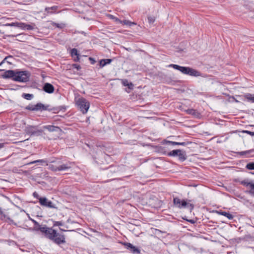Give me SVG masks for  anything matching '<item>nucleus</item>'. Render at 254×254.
<instances>
[{
    "label": "nucleus",
    "instance_id": "nucleus-42",
    "mask_svg": "<svg viewBox=\"0 0 254 254\" xmlns=\"http://www.w3.org/2000/svg\"><path fill=\"white\" fill-rule=\"evenodd\" d=\"M148 19L150 23L153 22L155 20L154 18L153 17H148Z\"/></svg>",
    "mask_w": 254,
    "mask_h": 254
},
{
    "label": "nucleus",
    "instance_id": "nucleus-33",
    "mask_svg": "<svg viewBox=\"0 0 254 254\" xmlns=\"http://www.w3.org/2000/svg\"><path fill=\"white\" fill-rule=\"evenodd\" d=\"M122 83L124 86H127V85H128V84L129 83V82L127 79H122Z\"/></svg>",
    "mask_w": 254,
    "mask_h": 254
},
{
    "label": "nucleus",
    "instance_id": "nucleus-53",
    "mask_svg": "<svg viewBox=\"0 0 254 254\" xmlns=\"http://www.w3.org/2000/svg\"><path fill=\"white\" fill-rule=\"evenodd\" d=\"M60 230L61 231H66V230H64V229H62V228H60Z\"/></svg>",
    "mask_w": 254,
    "mask_h": 254
},
{
    "label": "nucleus",
    "instance_id": "nucleus-36",
    "mask_svg": "<svg viewBox=\"0 0 254 254\" xmlns=\"http://www.w3.org/2000/svg\"><path fill=\"white\" fill-rule=\"evenodd\" d=\"M63 223L61 221H55L54 222V226H63Z\"/></svg>",
    "mask_w": 254,
    "mask_h": 254
},
{
    "label": "nucleus",
    "instance_id": "nucleus-12",
    "mask_svg": "<svg viewBox=\"0 0 254 254\" xmlns=\"http://www.w3.org/2000/svg\"><path fill=\"white\" fill-rule=\"evenodd\" d=\"M15 74V71L13 70H8L5 71L2 75V77L4 79L12 78L14 80V77Z\"/></svg>",
    "mask_w": 254,
    "mask_h": 254
},
{
    "label": "nucleus",
    "instance_id": "nucleus-27",
    "mask_svg": "<svg viewBox=\"0 0 254 254\" xmlns=\"http://www.w3.org/2000/svg\"><path fill=\"white\" fill-rule=\"evenodd\" d=\"M7 60H14L13 57L12 56H8L6 57L0 63V66L3 64L4 63L6 62Z\"/></svg>",
    "mask_w": 254,
    "mask_h": 254
},
{
    "label": "nucleus",
    "instance_id": "nucleus-15",
    "mask_svg": "<svg viewBox=\"0 0 254 254\" xmlns=\"http://www.w3.org/2000/svg\"><path fill=\"white\" fill-rule=\"evenodd\" d=\"M43 128L47 129L50 132L59 131L61 130L59 127L51 125L44 126H43Z\"/></svg>",
    "mask_w": 254,
    "mask_h": 254
},
{
    "label": "nucleus",
    "instance_id": "nucleus-25",
    "mask_svg": "<svg viewBox=\"0 0 254 254\" xmlns=\"http://www.w3.org/2000/svg\"><path fill=\"white\" fill-rule=\"evenodd\" d=\"M70 54L72 58H74V56H79L78 51L75 48H73L71 50Z\"/></svg>",
    "mask_w": 254,
    "mask_h": 254
},
{
    "label": "nucleus",
    "instance_id": "nucleus-5",
    "mask_svg": "<svg viewBox=\"0 0 254 254\" xmlns=\"http://www.w3.org/2000/svg\"><path fill=\"white\" fill-rule=\"evenodd\" d=\"M75 101L78 109L83 113L87 112L89 107V102L83 97L75 98Z\"/></svg>",
    "mask_w": 254,
    "mask_h": 254
},
{
    "label": "nucleus",
    "instance_id": "nucleus-18",
    "mask_svg": "<svg viewBox=\"0 0 254 254\" xmlns=\"http://www.w3.org/2000/svg\"><path fill=\"white\" fill-rule=\"evenodd\" d=\"M248 179H245L243 181H239V179H235V180L236 182H239L241 185L245 187L249 186L252 189V185H253V183L252 182H248Z\"/></svg>",
    "mask_w": 254,
    "mask_h": 254
},
{
    "label": "nucleus",
    "instance_id": "nucleus-40",
    "mask_svg": "<svg viewBox=\"0 0 254 254\" xmlns=\"http://www.w3.org/2000/svg\"><path fill=\"white\" fill-rule=\"evenodd\" d=\"M244 132L247 133V134L251 135V136H254V132L249 131V130H245L244 131Z\"/></svg>",
    "mask_w": 254,
    "mask_h": 254
},
{
    "label": "nucleus",
    "instance_id": "nucleus-39",
    "mask_svg": "<svg viewBox=\"0 0 254 254\" xmlns=\"http://www.w3.org/2000/svg\"><path fill=\"white\" fill-rule=\"evenodd\" d=\"M33 196L35 197V198H36L37 199H38L39 200V198H40L41 197L39 196V194H38L37 192H36V191L34 192L33 193Z\"/></svg>",
    "mask_w": 254,
    "mask_h": 254
},
{
    "label": "nucleus",
    "instance_id": "nucleus-31",
    "mask_svg": "<svg viewBox=\"0 0 254 254\" xmlns=\"http://www.w3.org/2000/svg\"><path fill=\"white\" fill-rule=\"evenodd\" d=\"M26 24L22 22H18L17 24V27L20 28L22 29H25V26Z\"/></svg>",
    "mask_w": 254,
    "mask_h": 254
},
{
    "label": "nucleus",
    "instance_id": "nucleus-45",
    "mask_svg": "<svg viewBox=\"0 0 254 254\" xmlns=\"http://www.w3.org/2000/svg\"><path fill=\"white\" fill-rule=\"evenodd\" d=\"M116 21L119 22L120 23H122V20H120L119 18L117 17H115L114 19Z\"/></svg>",
    "mask_w": 254,
    "mask_h": 254
},
{
    "label": "nucleus",
    "instance_id": "nucleus-26",
    "mask_svg": "<svg viewBox=\"0 0 254 254\" xmlns=\"http://www.w3.org/2000/svg\"><path fill=\"white\" fill-rule=\"evenodd\" d=\"M246 168L250 170H254V162H251L248 163L247 164Z\"/></svg>",
    "mask_w": 254,
    "mask_h": 254
},
{
    "label": "nucleus",
    "instance_id": "nucleus-51",
    "mask_svg": "<svg viewBox=\"0 0 254 254\" xmlns=\"http://www.w3.org/2000/svg\"><path fill=\"white\" fill-rule=\"evenodd\" d=\"M4 143H0V148H1L4 147Z\"/></svg>",
    "mask_w": 254,
    "mask_h": 254
},
{
    "label": "nucleus",
    "instance_id": "nucleus-49",
    "mask_svg": "<svg viewBox=\"0 0 254 254\" xmlns=\"http://www.w3.org/2000/svg\"><path fill=\"white\" fill-rule=\"evenodd\" d=\"M74 61L75 62H79V56H76V57L74 58Z\"/></svg>",
    "mask_w": 254,
    "mask_h": 254
},
{
    "label": "nucleus",
    "instance_id": "nucleus-21",
    "mask_svg": "<svg viewBox=\"0 0 254 254\" xmlns=\"http://www.w3.org/2000/svg\"><path fill=\"white\" fill-rule=\"evenodd\" d=\"M29 219L34 223V229L35 231H39V228H42L43 226L40 225L38 222H37L36 220L33 219H32L29 217Z\"/></svg>",
    "mask_w": 254,
    "mask_h": 254
},
{
    "label": "nucleus",
    "instance_id": "nucleus-41",
    "mask_svg": "<svg viewBox=\"0 0 254 254\" xmlns=\"http://www.w3.org/2000/svg\"><path fill=\"white\" fill-rule=\"evenodd\" d=\"M127 86L128 88V89H132L133 88V84L131 82H129Z\"/></svg>",
    "mask_w": 254,
    "mask_h": 254
},
{
    "label": "nucleus",
    "instance_id": "nucleus-35",
    "mask_svg": "<svg viewBox=\"0 0 254 254\" xmlns=\"http://www.w3.org/2000/svg\"><path fill=\"white\" fill-rule=\"evenodd\" d=\"M112 61V59H103V62L106 64H110Z\"/></svg>",
    "mask_w": 254,
    "mask_h": 254
},
{
    "label": "nucleus",
    "instance_id": "nucleus-11",
    "mask_svg": "<svg viewBox=\"0 0 254 254\" xmlns=\"http://www.w3.org/2000/svg\"><path fill=\"white\" fill-rule=\"evenodd\" d=\"M43 90L47 93L51 94L54 92L55 87L51 83L47 82L43 85Z\"/></svg>",
    "mask_w": 254,
    "mask_h": 254
},
{
    "label": "nucleus",
    "instance_id": "nucleus-48",
    "mask_svg": "<svg viewBox=\"0 0 254 254\" xmlns=\"http://www.w3.org/2000/svg\"><path fill=\"white\" fill-rule=\"evenodd\" d=\"M19 35H20V34H17V35H8V36L9 37H16L18 36H19Z\"/></svg>",
    "mask_w": 254,
    "mask_h": 254
},
{
    "label": "nucleus",
    "instance_id": "nucleus-50",
    "mask_svg": "<svg viewBox=\"0 0 254 254\" xmlns=\"http://www.w3.org/2000/svg\"><path fill=\"white\" fill-rule=\"evenodd\" d=\"M7 219L10 221V222L11 223L14 224L15 225H16V223H14L13 222V221L12 220H11V219H10V218L7 217Z\"/></svg>",
    "mask_w": 254,
    "mask_h": 254
},
{
    "label": "nucleus",
    "instance_id": "nucleus-13",
    "mask_svg": "<svg viewBox=\"0 0 254 254\" xmlns=\"http://www.w3.org/2000/svg\"><path fill=\"white\" fill-rule=\"evenodd\" d=\"M237 153L241 156L246 155L247 157H254V149L238 152Z\"/></svg>",
    "mask_w": 254,
    "mask_h": 254
},
{
    "label": "nucleus",
    "instance_id": "nucleus-29",
    "mask_svg": "<svg viewBox=\"0 0 254 254\" xmlns=\"http://www.w3.org/2000/svg\"><path fill=\"white\" fill-rule=\"evenodd\" d=\"M52 24L53 26H55L56 27H58L60 29L63 28L65 26V25L64 24H63V23L59 24V23H55L54 22H53Z\"/></svg>",
    "mask_w": 254,
    "mask_h": 254
},
{
    "label": "nucleus",
    "instance_id": "nucleus-4",
    "mask_svg": "<svg viewBox=\"0 0 254 254\" xmlns=\"http://www.w3.org/2000/svg\"><path fill=\"white\" fill-rule=\"evenodd\" d=\"M190 200H181L179 198L176 197L173 198V203L174 205L180 208H188L190 211H191L193 208V204L190 203Z\"/></svg>",
    "mask_w": 254,
    "mask_h": 254
},
{
    "label": "nucleus",
    "instance_id": "nucleus-20",
    "mask_svg": "<svg viewBox=\"0 0 254 254\" xmlns=\"http://www.w3.org/2000/svg\"><path fill=\"white\" fill-rule=\"evenodd\" d=\"M186 112L188 114L193 115L195 117H198L199 115V113L196 110L193 109H189L187 110Z\"/></svg>",
    "mask_w": 254,
    "mask_h": 254
},
{
    "label": "nucleus",
    "instance_id": "nucleus-47",
    "mask_svg": "<svg viewBox=\"0 0 254 254\" xmlns=\"http://www.w3.org/2000/svg\"><path fill=\"white\" fill-rule=\"evenodd\" d=\"M187 221L191 224H194L195 223V221L193 219L187 220Z\"/></svg>",
    "mask_w": 254,
    "mask_h": 254
},
{
    "label": "nucleus",
    "instance_id": "nucleus-30",
    "mask_svg": "<svg viewBox=\"0 0 254 254\" xmlns=\"http://www.w3.org/2000/svg\"><path fill=\"white\" fill-rule=\"evenodd\" d=\"M122 24H124V25H129V26H131L132 25L136 24V23H135L134 22H132L128 20H126L122 21Z\"/></svg>",
    "mask_w": 254,
    "mask_h": 254
},
{
    "label": "nucleus",
    "instance_id": "nucleus-44",
    "mask_svg": "<svg viewBox=\"0 0 254 254\" xmlns=\"http://www.w3.org/2000/svg\"><path fill=\"white\" fill-rule=\"evenodd\" d=\"M89 60L91 61L92 64H94L96 62L95 60L93 58L90 57Z\"/></svg>",
    "mask_w": 254,
    "mask_h": 254
},
{
    "label": "nucleus",
    "instance_id": "nucleus-19",
    "mask_svg": "<svg viewBox=\"0 0 254 254\" xmlns=\"http://www.w3.org/2000/svg\"><path fill=\"white\" fill-rule=\"evenodd\" d=\"M59 7L57 5H54L52 7H47L45 8V10L48 13L52 14L55 12V11L58 9Z\"/></svg>",
    "mask_w": 254,
    "mask_h": 254
},
{
    "label": "nucleus",
    "instance_id": "nucleus-24",
    "mask_svg": "<svg viewBox=\"0 0 254 254\" xmlns=\"http://www.w3.org/2000/svg\"><path fill=\"white\" fill-rule=\"evenodd\" d=\"M22 97L26 100H30L33 98L34 95L32 94L23 93Z\"/></svg>",
    "mask_w": 254,
    "mask_h": 254
},
{
    "label": "nucleus",
    "instance_id": "nucleus-7",
    "mask_svg": "<svg viewBox=\"0 0 254 254\" xmlns=\"http://www.w3.org/2000/svg\"><path fill=\"white\" fill-rule=\"evenodd\" d=\"M30 73L27 71H15L14 80L21 82H26L29 80Z\"/></svg>",
    "mask_w": 254,
    "mask_h": 254
},
{
    "label": "nucleus",
    "instance_id": "nucleus-10",
    "mask_svg": "<svg viewBox=\"0 0 254 254\" xmlns=\"http://www.w3.org/2000/svg\"><path fill=\"white\" fill-rule=\"evenodd\" d=\"M125 248L133 254H139L140 250L129 243H122Z\"/></svg>",
    "mask_w": 254,
    "mask_h": 254
},
{
    "label": "nucleus",
    "instance_id": "nucleus-38",
    "mask_svg": "<svg viewBox=\"0 0 254 254\" xmlns=\"http://www.w3.org/2000/svg\"><path fill=\"white\" fill-rule=\"evenodd\" d=\"M72 66L74 68L77 69L78 70L81 69V66H80V65H79L78 64H73L72 65Z\"/></svg>",
    "mask_w": 254,
    "mask_h": 254
},
{
    "label": "nucleus",
    "instance_id": "nucleus-43",
    "mask_svg": "<svg viewBox=\"0 0 254 254\" xmlns=\"http://www.w3.org/2000/svg\"><path fill=\"white\" fill-rule=\"evenodd\" d=\"M18 22H12L10 24H8L7 25L10 26H16L17 27V24Z\"/></svg>",
    "mask_w": 254,
    "mask_h": 254
},
{
    "label": "nucleus",
    "instance_id": "nucleus-16",
    "mask_svg": "<svg viewBox=\"0 0 254 254\" xmlns=\"http://www.w3.org/2000/svg\"><path fill=\"white\" fill-rule=\"evenodd\" d=\"M166 143L169 145H182V146H186L189 144H190L191 142L189 141L187 142H176V141H169L167 140Z\"/></svg>",
    "mask_w": 254,
    "mask_h": 254
},
{
    "label": "nucleus",
    "instance_id": "nucleus-52",
    "mask_svg": "<svg viewBox=\"0 0 254 254\" xmlns=\"http://www.w3.org/2000/svg\"><path fill=\"white\" fill-rule=\"evenodd\" d=\"M67 223H70V222L72 223L73 222H72V221H71L70 219H68L67 220Z\"/></svg>",
    "mask_w": 254,
    "mask_h": 254
},
{
    "label": "nucleus",
    "instance_id": "nucleus-22",
    "mask_svg": "<svg viewBox=\"0 0 254 254\" xmlns=\"http://www.w3.org/2000/svg\"><path fill=\"white\" fill-rule=\"evenodd\" d=\"M244 97L248 101L254 103V94L247 93L244 95Z\"/></svg>",
    "mask_w": 254,
    "mask_h": 254
},
{
    "label": "nucleus",
    "instance_id": "nucleus-55",
    "mask_svg": "<svg viewBox=\"0 0 254 254\" xmlns=\"http://www.w3.org/2000/svg\"><path fill=\"white\" fill-rule=\"evenodd\" d=\"M252 189L254 190V184L253 183V185H252Z\"/></svg>",
    "mask_w": 254,
    "mask_h": 254
},
{
    "label": "nucleus",
    "instance_id": "nucleus-1",
    "mask_svg": "<svg viewBox=\"0 0 254 254\" xmlns=\"http://www.w3.org/2000/svg\"><path fill=\"white\" fill-rule=\"evenodd\" d=\"M49 162V164L46 160L40 159L31 162L28 164L36 163H45L46 165H48L49 170L55 172L66 171L71 168L73 166V163L60 158L51 159Z\"/></svg>",
    "mask_w": 254,
    "mask_h": 254
},
{
    "label": "nucleus",
    "instance_id": "nucleus-56",
    "mask_svg": "<svg viewBox=\"0 0 254 254\" xmlns=\"http://www.w3.org/2000/svg\"><path fill=\"white\" fill-rule=\"evenodd\" d=\"M110 16H111V17L112 19H114V18L115 17L114 16L112 15H110Z\"/></svg>",
    "mask_w": 254,
    "mask_h": 254
},
{
    "label": "nucleus",
    "instance_id": "nucleus-14",
    "mask_svg": "<svg viewBox=\"0 0 254 254\" xmlns=\"http://www.w3.org/2000/svg\"><path fill=\"white\" fill-rule=\"evenodd\" d=\"M215 213L221 215L226 217L229 220H232L234 218V216L231 214L229 212L224 211L221 210H216Z\"/></svg>",
    "mask_w": 254,
    "mask_h": 254
},
{
    "label": "nucleus",
    "instance_id": "nucleus-54",
    "mask_svg": "<svg viewBox=\"0 0 254 254\" xmlns=\"http://www.w3.org/2000/svg\"><path fill=\"white\" fill-rule=\"evenodd\" d=\"M63 109H64L65 110V108L64 107H62V108L60 109L61 110H63Z\"/></svg>",
    "mask_w": 254,
    "mask_h": 254
},
{
    "label": "nucleus",
    "instance_id": "nucleus-37",
    "mask_svg": "<svg viewBox=\"0 0 254 254\" xmlns=\"http://www.w3.org/2000/svg\"><path fill=\"white\" fill-rule=\"evenodd\" d=\"M99 65L101 67H104V66L106 65V64L105 63V62L104 63L103 62V59L101 60L99 62Z\"/></svg>",
    "mask_w": 254,
    "mask_h": 254
},
{
    "label": "nucleus",
    "instance_id": "nucleus-46",
    "mask_svg": "<svg viewBox=\"0 0 254 254\" xmlns=\"http://www.w3.org/2000/svg\"><path fill=\"white\" fill-rule=\"evenodd\" d=\"M13 61V60H7L6 63L9 64H11Z\"/></svg>",
    "mask_w": 254,
    "mask_h": 254
},
{
    "label": "nucleus",
    "instance_id": "nucleus-34",
    "mask_svg": "<svg viewBox=\"0 0 254 254\" xmlns=\"http://www.w3.org/2000/svg\"><path fill=\"white\" fill-rule=\"evenodd\" d=\"M246 192L247 193H249L251 196L254 197V190L252 189H251L249 190H246Z\"/></svg>",
    "mask_w": 254,
    "mask_h": 254
},
{
    "label": "nucleus",
    "instance_id": "nucleus-23",
    "mask_svg": "<svg viewBox=\"0 0 254 254\" xmlns=\"http://www.w3.org/2000/svg\"><path fill=\"white\" fill-rule=\"evenodd\" d=\"M181 151V149L173 150L167 153V156L176 157L177 156L179 152Z\"/></svg>",
    "mask_w": 254,
    "mask_h": 254
},
{
    "label": "nucleus",
    "instance_id": "nucleus-28",
    "mask_svg": "<svg viewBox=\"0 0 254 254\" xmlns=\"http://www.w3.org/2000/svg\"><path fill=\"white\" fill-rule=\"evenodd\" d=\"M35 24H26L25 26V29H27L28 30H33L35 29Z\"/></svg>",
    "mask_w": 254,
    "mask_h": 254
},
{
    "label": "nucleus",
    "instance_id": "nucleus-17",
    "mask_svg": "<svg viewBox=\"0 0 254 254\" xmlns=\"http://www.w3.org/2000/svg\"><path fill=\"white\" fill-rule=\"evenodd\" d=\"M177 156L181 162L185 161L187 158L186 152L182 150H181V151L179 152Z\"/></svg>",
    "mask_w": 254,
    "mask_h": 254
},
{
    "label": "nucleus",
    "instance_id": "nucleus-2",
    "mask_svg": "<svg viewBox=\"0 0 254 254\" xmlns=\"http://www.w3.org/2000/svg\"><path fill=\"white\" fill-rule=\"evenodd\" d=\"M39 231L42 233L44 236L53 241L57 245L65 243V236L57 232L52 228L47 227L46 225L42 228H39Z\"/></svg>",
    "mask_w": 254,
    "mask_h": 254
},
{
    "label": "nucleus",
    "instance_id": "nucleus-3",
    "mask_svg": "<svg viewBox=\"0 0 254 254\" xmlns=\"http://www.w3.org/2000/svg\"><path fill=\"white\" fill-rule=\"evenodd\" d=\"M167 66L169 67H173L175 69L178 70L180 71L182 73L185 74H188L195 77L200 76L201 75L200 72L190 67L182 66L175 64H170Z\"/></svg>",
    "mask_w": 254,
    "mask_h": 254
},
{
    "label": "nucleus",
    "instance_id": "nucleus-6",
    "mask_svg": "<svg viewBox=\"0 0 254 254\" xmlns=\"http://www.w3.org/2000/svg\"><path fill=\"white\" fill-rule=\"evenodd\" d=\"M49 105H44L41 103H38L36 105L29 104L27 106L25 109L27 110L31 111H51L54 110V109H50Z\"/></svg>",
    "mask_w": 254,
    "mask_h": 254
},
{
    "label": "nucleus",
    "instance_id": "nucleus-57",
    "mask_svg": "<svg viewBox=\"0 0 254 254\" xmlns=\"http://www.w3.org/2000/svg\"><path fill=\"white\" fill-rule=\"evenodd\" d=\"M3 70H3V69H0V71H3Z\"/></svg>",
    "mask_w": 254,
    "mask_h": 254
},
{
    "label": "nucleus",
    "instance_id": "nucleus-8",
    "mask_svg": "<svg viewBox=\"0 0 254 254\" xmlns=\"http://www.w3.org/2000/svg\"><path fill=\"white\" fill-rule=\"evenodd\" d=\"M25 132L30 135L39 136L43 131L42 129L39 128L38 126L27 125L25 128Z\"/></svg>",
    "mask_w": 254,
    "mask_h": 254
},
{
    "label": "nucleus",
    "instance_id": "nucleus-32",
    "mask_svg": "<svg viewBox=\"0 0 254 254\" xmlns=\"http://www.w3.org/2000/svg\"><path fill=\"white\" fill-rule=\"evenodd\" d=\"M6 218V215L0 209V220H3Z\"/></svg>",
    "mask_w": 254,
    "mask_h": 254
},
{
    "label": "nucleus",
    "instance_id": "nucleus-9",
    "mask_svg": "<svg viewBox=\"0 0 254 254\" xmlns=\"http://www.w3.org/2000/svg\"><path fill=\"white\" fill-rule=\"evenodd\" d=\"M39 203L41 205L44 206L48 208H56L55 204H53V202L49 200L46 197H43L39 198Z\"/></svg>",
    "mask_w": 254,
    "mask_h": 254
}]
</instances>
